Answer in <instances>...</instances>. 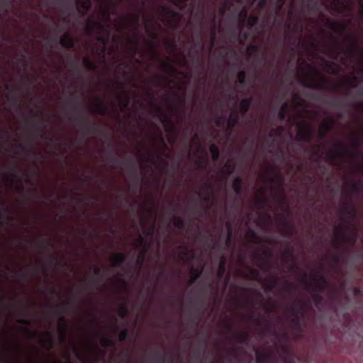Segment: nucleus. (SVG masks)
Wrapping results in <instances>:
<instances>
[{
  "label": "nucleus",
  "mask_w": 363,
  "mask_h": 363,
  "mask_svg": "<svg viewBox=\"0 0 363 363\" xmlns=\"http://www.w3.org/2000/svg\"><path fill=\"white\" fill-rule=\"evenodd\" d=\"M146 252L147 247H145L144 250L139 255V256L137 258L136 262L137 264L139 265L140 267H141L143 264Z\"/></svg>",
  "instance_id": "obj_48"
},
{
  "label": "nucleus",
  "mask_w": 363,
  "mask_h": 363,
  "mask_svg": "<svg viewBox=\"0 0 363 363\" xmlns=\"http://www.w3.org/2000/svg\"><path fill=\"white\" fill-rule=\"evenodd\" d=\"M233 189L235 193L240 196L243 191V181L241 177H236L233 182Z\"/></svg>",
  "instance_id": "obj_17"
},
{
  "label": "nucleus",
  "mask_w": 363,
  "mask_h": 363,
  "mask_svg": "<svg viewBox=\"0 0 363 363\" xmlns=\"http://www.w3.org/2000/svg\"><path fill=\"white\" fill-rule=\"evenodd\" d=\"M82 129L84 135H89L91 133H96L99 132L98 128L95 123H91L87 117H84L82 120Z\"/></svg>",
  "instance_id": "obj_9"
},
{
  "label": "nucleus",
  "mask_w": 363,
  "mask_h": 363,
  "mask_svg": "<svg viewBox=\"0 0 363 363\" xmlns=\"http://www.w3.org/2000/svg\"><path fill=\"white\" fill-rule=\"evenodd\" d=\"M203 272V267H199V268L191 267V275L190 277V283L191 284L195 283L198 280V279L201 277Z\"/></svg>",
  "instance_id": "obj_23"
},
{
  "label": "nucleus",
  "mask_w": 363,
  "mask_h": 363,
  "mask_svg": "<svg viewBox=\"0 0 363 363\" xmlns=\"http://www.w3.org/2000/svg\"><path fill=\"white\" fill-rule=\"evenodd\" d=\"M345 156V146L342 143H338L336 145L335 149L330 151L328 153L327 157L328 161L330 163H335V162Z\"/></svg>",
  "instance_id": "obj_4"
},
{
  "label": "nucleus",
  "mask_w": 363,
  "mask_h": 363,
  "mask_svg": "<svg viewBox=\"0 0 363 363\" xmlns=\"http://www.w3.org/2000/svg\"><path fill=\"white\" fill-rule=\"evenodd\" d=\"M313 280L314 281H316V280H319V282L322 283L323 284L328 285V281L327 279L323 275V274H315L313 276Z\"/></svg>",
  "instance_id": "obj_51"
},
{
  "label": "nucleus",
  "mask_w": 363,
  "mask_h": 363,
  "mask_svg": "<svg viewBox=\"0 0 363 363\" xmlns=\"http://www.w3.org/2000/svg\"><path fill=\"white\" fill-rule=\"evenodd\" d=\"M55 308L56 309V313L57 315L60 316V329L61 330V334L60 336V341L64 343L66 341V332L67 328V324L65 317L62 315V306L59 304H56L55 305Z\"/></svg>",
  "instance_id": "obj_5"
},
{
  "label": "nucleus",
  "mask_w": 363,
  "mask_h": 363,
  "mask_svg": "<svg viewBox=\"0 0 363 363\" xmlns=\"http://www.w3.org/2000/svg\"><path fill=\"white\" fill-rule=\"evenodd\" d=\"M175 211L176 208H172V211L171 212V216H172L174 220V225L178 229L183 230L185 228L184 221L182 218L176 216L174 215Z\"/></svg>",
  "instance_id": "obj_24"
},
{
  "label": "nucleus",
  "mask_w": 363,
  "mask_h": 363,
  "mask_svg": "<svg viewBox=\"0 0 363 363\" xmlns=\"http://www.w3.org/2000/svg\"><path fill=\"white\" fill-rule=\"evenodd\" d=\"M361 143L362 139L359 137L354 135L352 138V145L354 150L348 152L350 157L357 159L361 156V152L357 150L361 145Z\"/></svg>",
  "instance_id": "obj_8"
},
{
  "label": "nucleus",
  "mask_w": 363,
  "mask_h": 363,
  "mask_svg": "<svg viewBox=\"0 0 363 363\" xmlns=\"http://www.w3.org/2000/svg\"><path fill=\"white\" fill-rule=\"evenodd\" d=\"M123 21L129 23L135 30H137L140 25V14L135 13L129 18H123Z\"/></svg>",
  "instance_id": "obj_21"
},
{
  "label": "nucleus",
  "mask_w": 363,
  "mask_h": 363,
  "mask_svg": "<svg viewBox=\"0 0 363 363\" xmlns=\"http://www.w3.org/2000/svg\"><path fill=\"white\" fill-rule=\"evenodd\" d=\"M95 111L101 116H106L108 114V108L107 107L106 103L103 99H97Z\"/></svg>",
  "instance_id": "obj_16"
},
{
  "label": "nucleus",
  "mask_w": 363,
  "mask_h": 363,
  "mask_svg": "<svg viewBox=\"0 0 363 363\" xmlns=\"http://www.w3.org/2000/svg\"><path fill=\"white\" fill-rule=\"evenodd\" d=\"M348 228H351V234L350 235H342V238L351 244H354L357 240L358 234L357 230L354 225H350Z\"/></svg>",
  "instance_id": "obj_18"
},
{
  "label": "nucleus",
  "mask_w": 363,
  "mask_h": 363,
  "mask_svg": "<svg viewBox=\"0 0 363 363\" xmlns=\"http://www.w3.org/2000/svg\"><path fill=\"white\" fill-rule=\"evenodd\" d=\"M289 111V104L287 102H284L282 104L281 106V109L278 113V117L280 121H283L286 119Z\"/></svg>",
  "instance_id": "obj_29"
},
{
  "label": "nucleus",
  "mask_w": 363,
  "mask_h": 363,
  "mask_svg": "<svg viewBox=\"0 0 363 363\" xmlns=\"http://www.w3.org/2000/svg\"><path fill=\"white\" fill-rule=\"evenodd\" d=\"M226 228H227V237L225 239V244L226 247H229L231 245L232 237H233L232 225L230 222L226 223Z\"/></svg>",
  "instance_id": "obj_30"
},
{
  "label": "nucleus",
  "mask_w": 363,
  "mask_h": 363,
  "mask_svg": "<svg viewBox=\"0 0 363 363\" xmlns=\"http://www.w3.org/2000/svg\"><path fill=\"white\" fill-rule=\"evenodd\" d=\"M240 117L237 113H233L230 115L227 125L229 129L232 130L238 123Z\"/></svg>",
  "instance_id": "obj_27"
},
{
  "label": "nucleus",
  "mask_w": 363,
  "mask_h": 363,
  "mask_svg": "<svg viewBox=\"0 0 363 363\" xmlns=\"http://www.w3.org/2000/svg\"><path fill=\"white\" fill-rule=\"evenodd\" d=\"M94 274L96 276H97L101 281L103 280L104 278V274L101 272V270L100 268H98V267L95 268Z\"/></svg>",
  "instance_id": "obj_64"
},
{
  "label": "nucleus",
  "mask_w": 363,
  "mask_h": 363,
  "mask_svg": "<svg viewBox=\"0 0 363 363\" xmlns=\"http://www.w3.org/2000/svg\"><path fill=\"white\" fill-rule=\"evenodd\" d=\"M313 300L316 306H318L323 301V297L320 294H314L312 296Z\"/></svg>",
  "instance_id": "obj_55"
},
{
  "label": "nucleus",
  "mask_w": 363,
  "mask_h": 363,
  "mask_svg": "<svg viewBox=\"0 0 363 363\" xmlns=\"http://www.w3.org/2000/svg\"><path fill=\"white\" fill-rule=\"evenodd\" d=\"M72 110L76 113H77L78 115L79 116H82V112H83V109H82V107L77 105V104H74L73 106H72Z\"/></svg>",
  "instance_id": "obj_61"
},
{
  "label": "nucleus",
  "mask_w": 363,
  "mask_h": 363,
  "mask_svg": "<svg viewBox=\"0 0 363 363\" xmlns=\"http://www.w3.org/2000/svg\"><path fill=\"white\" fill-rule=\"evenodd\" d=\"M313 280L314 281H316V280H319V282L322 283L323 284L328 285V281L327 279L323 275V274H315L313 276Z\"/></svg>",
  "instance_id": "obj_50"
},
{
  "label": "nucleus",
  "mask_w": 363,
  "mask_h": 363,
  "mask_svg": "<svg viewBox=\"0 0 363 363\" xmlns=\"http://www.w3.org/2000/svg\"><path fill=\"white\" fill-rule=\"evenodd\" d=\"M343 213L347 215L350 219H354L357 215V211L353 204L345 207L342 210Z\"/></svg>",
  "instance_id": "obj_28"
},
{
  "label": "nucleus",
  "mask_w": 363,
  "mask_h": 363,
  "mask_svg": "<svg viewBox=\"0 0 363 363\" xmlns=\"http://www.w3.org/2000/svg\"><path fill=\"white\" fill-rule=\"evenodd\" d=\"M255 354L256 363H267L271 358V354L269 353H264L258 350L256 351Z\"/></svg>",
  "instance_id": "obj_25"
},
{
  "label": "nucleus",
  "mask_w": 363,
  "mask_h": 363,
  "mask_svg": "<svg viewBox=\"0 0 363 363\" xmlns=\"http://www.w3.org/2000/svg\"><path fill=\"white\" fill-rule=\"evenodd\" d=\"M314 131L308 123H303L298 125L296 133V140L309 143L313 138Z\"/></svg>",
  "instance_id": "obj_1"
},
{
  "label": "nucleus",
  "mask_w": 363,
  "mask_h": 363,
  "mask_svg": "<svg viewBox=\"0 0 363 363\" xmlns=\"http://www.w3.org/2000/svg\"><path fill=\"white\" fill-rule=\"evenodd\" d=\"M210 152L212 155V159L213 161L216 162L218 160L220 157V150L217 145L215 144H212L209 147Z\"/></svg>",
  "instance_id": "obj_33"
},
{
  "label": "nucleus",
  "mask_w": 363,
  "mask_h": 363,
  "mask_svg": "<svg viewBox=\"0 0 363 363\" xmlns=\"http://www.w3.org/2000/svg\"><path fill=\"white\" fill-rule=\"evenodd\" d=\"M287 28H288L289 29H290V30H291V32H293V33H300V34H301V33H302V32H303V26H302V24H301V23H299V22H296V23H294V26H293L292 28H291V24H290V23H289V24L287 25Z\"/></svg>",
  "instance_id": "obj_37"
},
{
  "label": "nucleus",
  "mask_w": 363,
  "mask_h": 363,
  "mask_svg": "<svg viewBox=\"0 0 363 363\" xmlns=\"http://www.w3.org/2000/svg\"><path fill=\"white\" fill-rule=\"evenodd\" d=\"M128 336V330L127 328H123L118 334V340L120 342H125Z\"/></svg>",
  "instance_id": "obj_49"
},
{
  "label": "nucleus",
  "mask_w": 363,
  "mask_h": 363,
  "mask_svg": "<svg viewBox=\"0 0 363 363\" xmlns=\"http://www.w3.org/2000/svg\"><path fill=\"white\" fill-rule=\"evenodd\" d=\"M305 308L301 303H296L291 306V322L296 326L300 327V315H303Z\"/></svg>",
  "instance_id": "obj_3"
},
{
  "label": "nucleus",
  "mask_w": 363,
  "mask_h": 363,
  "mask_svg": "<svg viewBox=\"0 0 363 363\" xmlns=\"http://www.w3.org/2000/svg\"><path fill=\"white\" fill-rule=\"evenodd\" d=\"M203 189L206 191L207 192L210 194H212L213 191V186L210 183H203Z\"/></svg>",
  "instance_id": "obj_57"
},
{
  "label": "nucleus",
  "mask_w": 363,
  "mask_h": 363,
  "mask_svg": "<svg viewBox=\"0 0 363 363\" xmlns=\"http://www.w3.org/2000/svg\"><path fill=\"white\" fill-rule=\"evenodd\" d=\"M130 44L131 45L130 51L133 56H135L138 50L139 42L137 38L130 39L129 40Z\"/></svg>",
  "instance_id": "obj_39"
},
{
  "label": "nucleus",
  "mask_w": 363,
  "mask_h": 363,
  "mask_svg": "<svg viewBox=\"0 0 363 363\" xmlns=\"http://www.w3.org/2000/svg\"><path fill=\"white\" fill-rule=\"evenodd\" d=\"M335 124V120L333 117H328L326 122L321 124L320 128L318 133L319 140H324L327 134L331 130Z\"/></svg>",
  "instance_id": "obj_6"
},
{
  "label": "nucleus",
  "mask_w": 363,
  "mask_h": 363,
  "mask_svg": "<svg viewBox=\"0 0 363 363\" xmlns=\"http://www.w3.org/2000/svg\"><path fill=\"white\" fill-rule=\"evenodd\" d=\"M167 79L163 75H157L152 80L157 84V86H162L161 79Z\"/></svg>",
  "instance_id": "obj_62"
},
{
  "label": "nucleus",
  "mask_w": 363,
  "mask_h": 363,
  "mask_svg": "<svg viewBox=\"0 0 363 363\" xmlns=\"http://www.w3.org/2000/svg\"><path fill=\"white\" fill-rule=\"evenodd\" d=\"M26 123L30 125V127L33 130V133L35 135H40V138H43L44 133L42 132L39 133V127L36 123H31L28 120H26Z\"/></svg>",
  "instance_id": "obj_42"
},
{
  "label": "nucleus",
  "mask_w": 363,
  "mask_h": 363,
  "mask_svg": "<svg viewBox=\"0 0 363 363\" xmlns=\"http://www.w3.org/2000/svg\"><path fill=\"white\" fill-rule=\"evenodd\" d=\"M238 78V82L240 84H245V79H246V72L242 70L240 71L237 74Z\"/></svg>",
  "instance_id": "obj_47"
},
{
  "label": "nucleus",
  "mask_w": 363,
  "mask_h": 363,
  "mask_svg": "<svg viewBox=\"0 0 363 363\" xmlns=\"http://www.w3.org/2000/svg\"><path fill=\"white\" fill-rule=\"evenodd\" d=\"M264 256L266 259H269L273 256V252L271 249H267L266 250H264L262 254L259 252H255L253 254V257L256 259H261L262 256Z\"/></svg>",
  "instance_id": "obj_32"
},
{
  "label": "nucleus",
  "mask_w": 363,
  "mask_h": 363,
  "mask_svg": "<svg viewBox=\"0 0 363 363\" xmlns=\"http://www.w3.org/2000/svg\"><path fill=\"white\" fill-rule=\"evenodd\" d=\"M342 100L329 101L327 104L332 107H339L342 105Z\"/></svg>",
  "instance_id": "obj_58"
},
{
  "label": "nucleus",
  "mask_w": 363,
  "mask_h": 363,
  "mask_svg": "<svg viewBox=\"0 0 363 363\" xmlns=\"http://www.w3.org/2000/svg\"><path fill=\"white\" fill-rule=\"evenodd\" d=\"M268 203V199L267 198H264L262 199L258 200L256 202V206L259 209H263L264 206Z\"/></svg>",
  "instance_id": "obj_54"
},
{
  "label": "nucleus",
  "mask_w": 363,
  "mask_h": 363,
  "mask_svg": "<svg viewBox=\"0 0 363 363\" xmlns=\"http://www.w3.org/2000/svg\"><path fill=\"white\" fill-rule=\"evenodd\" d=\"M197 195L202 199V200L208 203L211 200V197L209 194L203 195V192L201 191H198L196 192Z\"/></svg>",
  "instance_id": "obj_56"
},
{
  "label": "nucleus",
  "mask_w": 363,
  "mask_h": 363,
  "mask_svg": "<svg viewBox=\"0 0 363 363\" xmlns=\"http://www.w3.org/2000/svg\"><path fill=\"white\" fill-rule=\"evenodd\" d=\"M227 257L225 255H222L219 259L218 267L217 270V276L219 279L224 277L226 271Z\"/></svg>",
  "instance_id": "obj_15"
},
{
  "label": "nucleus",
  "mask_w": 363,
  "mask_h": 363,
  "mask_svg": "<svg viewBox=\"0 0 363 363\" xmlns=\"http://www.w3.org/2000/svg\"><path fill=\"white\" fill-rule=\"evenodd\" d=\"M284 256L287 258H293L294 257V250L292 247H287L286 250H285V252H284Z\"/></svg>",
  "instance_id": "obj_60"
},
{
  "label": "nucleus",
  "mask_w": 363,
  "mask_h": 363,
  "mask_svg": "<svg viewBox=\"0 0 363 363\" xmlns=\"http://www.w3.org/2000/svg\"><path fill=\"white\" fill-rule=\"evenodd\" d=\"M281 233L284 235L291 237L294 234V228L291 225L285 223V228L281 230Z\"/></svg>",
  "instance_id": "obj_45"
},
{
  "label": "nucleus",
  "mask_w": 363,
  "mask_h": 363,
  "mask_svg": "<svg viewBox=\"0 0 363 363\" xmlns=\"http://www.w3.org/2000/svg\"><path fill=\"white\" fill-rule=\"evenodd\" d=\"M252 103V97H247L245 99H243L240 102V111L241 113L245 115L246 114Z\"/></svg>",
  "instance_id": "obj_20"
},
{
  "label": "nucleus",
  "mask_w": 363,
  "mask_h": 363,
  "mask_svg": "<svg viewBox=\"0 0 363 363\" xmlns=\"http://www.w3.org/2000/svg\"><path fill=\"white\" fill-rule=\"evenodd\" d=\"M315 291H323L325 290V289L326 287V285L323 284L322 283L319 282V280H316V281H315Z\"/></svg>",
  "instance_id": "obj_59"
},
{
  "label": "nucleus",
  "mask_w": 363,
  "mask_h": 363,
  "mask_svg": "<svg viewBox=\"0 0 363 363\" xmlns=\"http://www.w3.org/2000/svg\"><path fill=\"white\" fill-rule=\"evenodd\" d=\"M154 26V23H151V26L150 25L147 24V23H145V30L150 34L151 38L152 39V41L150 42L149 44L152 48L153 51L155 52L157 48V44L155 41L157 39V34L155 30Z\"/></svg>",
  "instance_id": "obj_12"
},
{
  "label": "nucleus",
  "mask_w": 363,
  "mask_h": 363,
  "mask_svg": "<svg viewBox=\"0 0 363 363\" xmlns=\"http://www.w3.org/2000/svg\"><path fill=\"white\" fill-rule=\"evenodd\" d=\"M247 16H248L247 10V9L244 8L243 9H242V11L240 12V13L238 15V21H239L240 23L242 25V26H243L245 25V23H246L247 18H248Z\"/></svg>",
  "instance_id": "obj_35"
},
{
  "label": "nucleus",
  "mask_w": 363,
  "mask_h": 363,
  "mask_svg": "<svg viewBox=\"0 0 363 363\" xmlns=\"http://www.w3.org/2000/svg\"><path fill=\"white\" fill-rule=\"evenodd\" d=\"M161 11L163 13H164L166 15H170L172 17H175V18L179 17V13L169 6H162Z\"/></svg>",
  "instance_id": "obj_38"
},
{
  "label": "nucleus",
  "mask_w": 363,
  "mask_h": 363,
  "mask_svg": "<svg viewBox=\"0 0 363 363\" xmlns=\"http://www.w3.org/2000/svg\"><path fill=\"white\" fill-rule=\"evenodd\" d=\"M258 21L259 17L256 15L250 16L247 20L248 26L251 28L255 27L258 23Z\"/></svg>",
  "instance_id": "obj_44"
},
{
  "label": "nucleus",
  "mask_w": 363,
  "mask_h": 363,
  "mask_svg": "<svg viewBox=\"0 0 363 363\" xmlns=\"http://www.w3.org/2000/svg\"><path fill=\"white\" fill-rule=\"evenodd\" d=\"M350 188H351V191L353 193L359 194V192L363 189V181L359 180V181H357V182H352L351 185H350Z\"/></svg>",
  "instance_id": "obj_31"
},
{
  "label": "nucleus",
  "mask_w": 363,
  "mask_h": 363,
  "mask_svg": "<svg viewBox=\"0 0 363 363\" xmlns=\"http://www.w3.org/2000/svg\"><path fill=\"white\" fill-rule=\"evenodd\" d=\"M321 83L318 82L314 79H306L302 81L303 86L315 90H326L328 89V81L323 77H320Z\"/></svg>",
  "instance_id": "obj_2"
},
{
  "label": "nucleus",
  "mask_w": 363,
  "mask_h": 363,
  "mask_svg": "<svg viewBox=\"0 0 363 363\" xmlns=\"http://www.w3.org/2000/svg\"><path fill=\"white\" fill-rule=\"evenodd\" d=\"M60 44L65 48H72L74 46V41L71 35L66 33L60 38Z\"/></svg>",
  "instance_id": "obj_14"
},
{
  "label": "nucleus",
  "mask_w": 363,
  "mask_h": 363,
  "mask_svg": "<svg viewBox=\"0 0 363 363\" xmlns=\"http://www.w3.org/2000/svg\"><path fill=\"white\" fill-rule=\"evenodd\" d=\"M250 276L252 279H258L259 277V272L257 269H251Z\"/></svg>",
  "instance_id": "obj_63"
},
{
  "label": "nucleus",
  "mask_w": 363,
  "mask_h": 363,
  "mask_svg": "<svg viewBox=\"0 0 363 363\" xmlns=\"http://www.w3.org/2000/svg\"><path fill=\"white\" fill-rule=\"evenodd\" d=\"M96 28L102 31L104 30V26L99 21H91L86 24L85 30L88 35H91Z\"/></svg>",
  "instance_id": "obj_13"
},
{
  "label": "nucleus",
  "mask_w": 363,
  "mask_h": 363,
  "mask_svg": "<svg viewBox=\"0 0 363 363\" xmlns=\"http://www.w3.org/2000/svg\"><path fill=\"white\" fill-rule=\"evenodd\" d=\"M111 260L114 266H120L123 264L126 260V255L123 252H116L113 254Z\"/></svg>",
  "instance_id": "obj_19"
},
{
  "label": "nucleus",
  "mask_w": 363,
  "mask_h": 363,
  "mask_svg": "<svg viewBox=\"0 0 363 363\" xmlns=\"http://www.w3.org/2000/svg\"><path fill=\"white\" fill-rule=\"evenodd\" d=\"M114 345V342L113 341V340L110 337H104L102 339V345L106 348L108 347V346H111V345Z\"/></svg>",
  "instance_id": "obj_53"
},
{
  "label": "nucleus",
  "mask_w": 363,
  "mask_h": 363,
  "mask_svg": "<svg viewBox=\"0 0 363 363\" xmlns=\"http://www.w3.org/2000/svg\"><path fill=\"white\" fill-rule=\"evenodd\" d=\"M259 51H260L259 46L256 45H251L247 49V54L250 57L257 56Z\"/></svg>",
  "instance_id": "obj_34"
},
{
  "label": "nucleus",
  "mask_w": 363,
  "mask_h": 363,
  "mask_svg": "<svg viewBox=\"0 0 363 363\" xmlns=\"http://www.w3.org/2000/svg\"><path fill=\"white\" fill-rule=\"evenodd\" d=\"M234 339L239 343H247L250 339V334L247 331L236 333Z\"/></svg>",
  "instance_id": "obj_22"
},
{
  "label": "nucleus",
  "mask_w": 363,
  "mask_h": 363,
  "mask_svg": "<svg viewBox=\"0 0 363 363\" xmlns=\"http://www.w3.org/2000/svg\"><path fill=\"white\" fill-rule=\"evenodd\" d=\"M327 25L334 32L342 34L347 30V25L334 21L328 20Z\"/></svg>",
  "instance_id": "obj_10"
},
{
  "label": "nucleus",
  "mask_w": 363,
  "mask_h": 363,
  "mask_svg": "<svg viewBox=\"0 0 363 363\" xmlns=\"http://www.w3.org/2000/svg\"><path fill=\"white\" fill-rule=\"evenodd\" d=\"M330 57L332 59L337 60L340 55V49L339 48H330Z\"/></svg>",
  "instance_id": "obj_46"
},
{
  "label": "nucleus",
  "mask_w": 363,
  "mask_h": 363,
  "mask_svg": "<svg viewBox=\"0 0 363 363\" xmlns=\"http://www.w3.org/2000/svg\"><path fill=\"white\" fill-rule=\"evenodd\" d=\"M83 63L86 68H87L89 70L94 71L96 69L95 63L88 57H84L83 59Z\"/></svg>",
  "instance_id": "obj_41"
},
{
  "label": "nucleus",
  "mask_w": 363,
  "mask_h": 363,
  "mask_svg": "<svg viewBox=\"0 0 363 363\" xmlns=\"http://www.w3.org/2000/svg\"><path fill=\"white\" fill-rule=\"evenodd\" d=\"M278 283V278L276 277H272L269 281V284L266 285L265 286V291H272L274 288L276 287Z\"/></svg>",
  "instance_id": "obj_36"
},
{
  "label": "nucleus",
  "mask_w": 363,
  "mask_h": 363,
  "mask_svg": "<svg viewBox=\"0 0 363 363\" xmlns=\"http://www.w3.org/2000/svg\"><path fill=\"white\" fill-rule=\"evenodd\" d=\"M154 360L160 363H164L166 361V357L161 351H156L154 354Z\"/></svg>",
  "instance_id": "obj_43"
},
{
  "label": "nucleus",
  "mask_w": 363,
  "mask_h": 363,
  "mask_svg": "<svg viewBox=\"0 0 363 363\" xmlns=\"http://www.w3.org/2000/svg\"><path fill=\"white\" fill-rule=\"evenodd\" d=\"M157 112L162 115L163 116V119L162 120V123H164V124H168L169 125L170 128H169V131L170 132H174L175 131V128L172 123V121L171 120L170 118H169L167 116L164 115V113H163V111L161 107H157Z\"/></svg>",
  "instance_id": "obj_26"
},
{
  "label": "nucleus",
  "mask_w": 363,
  "mask_h": 363,
  "mask_svg": "<svg viewBox=\"0 0 363 363\" xmlns=\"http://www.w3.org/2000/svg\"><path fill=\"white\" fill-rule=\"evenodd\" d=\"M97 40L99 43L102 44L104 47L102 48V52H105L106 50V46L107 45L108 40H109V33H108V35L106 37L99 35L97 37Z\"/></svg>",
  "instance_id": "obj_40"
},
{
  "label": "nucleus",
  "mask_w": 363,
  "mask_h": 363,
  "mask_svg": "<svg viewBox=\"0 0 363 363\" xmlns=\"http://www.w3.org/2000/svg\"><path fill=\"white\" fill-rule=\"evenodd\" d=\"M161 66L164 72H168L173 69V66L169 62H161Z\"/></svg>",
  "instance_id": "obj_52"
},
{
  "label": "nucleus",
  "mask_w": 363,
  "mask_h": 363,
  "mask_svg": "<svg viewBox=\"0 0 363 363\" xmlns=\"http://www.w3.org/2000/svg\"><path fill=\"white\" fill-rule=\"evenodd\" d=\"M350 39L352 45L346 50V53L352 57H356L359 52L362 53L363 51L359 50V43L354 36H350Z\"/></svg>",
  "instance_id": "obj_11"
},
{
  "label": "nucleus",
  "mask_w": 363,
  "mask_h": 363,
  "mask_svg": "<svg viewBox=\"0 0 363 363\" xmlns=\"http://www.w3.org/2000/svg\"><path fill=\"white\" fill-rule=\"evenodd\" d=\"M75 3L81 16H84L91 9V0H75Z\"/></svg>",
  "instance_id": "obj_7"
}]
</instances>
